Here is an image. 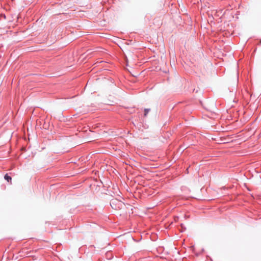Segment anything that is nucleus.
<instances>
[{"label": "nucleus", "instance_id": "1", "mask_svg": "<svg viewBox=\"0 0 261 261\" xmlns=\"http://www.w3.org/2000/svg\"><path fill=\"white\" fill-rule=\"evenodd\" d=\"M110 205L112 208L115 210L123 209L125 206V205L123 202L117 199H112L110 202Z\"/></svg>", "mask_w": 261, "mask_h": 261}, {"label": "nucleus", "instance_id": "2", "mask_svg": "<svg viewBox=\"0 0 261 261\" xmlns=\"http://www.w3.org/2000/svg\"><path fill=\"white\" fill-rule=\"evenodd\" d=\"M4 178L5 180H6L8 182H11V180H12V178L11 177L8 175V174H6L5 176H4Z\"/></svg>", "mask_w": 261, "mask_h": 261}, {"label": "nucleus", "instance_id": "3", "mask_svg": "<svg viewBox=\"0 0 261 261\" xmlns=\"http://www.w3.org/2000/svg\"><path fill=\"white\" fill-rule=\"evenodd\" d=\"M149 111H150V109H145L144 110V116H146Z\"/></svg>", "mask_w": 261, "mask_h": 261}]
</instances>
